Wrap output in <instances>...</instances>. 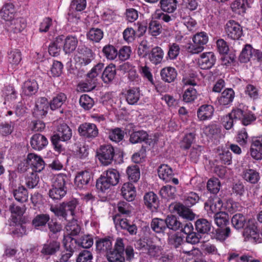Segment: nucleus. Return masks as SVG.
<instances>
[{
	"mask_svg": "<svg viewBox=\"0 0 262 262\" xmlns=\"http://www.w3.org/2000/svg\"><path fill=\"white\" fill-rule=\"evenodd\" d=\"M204 208L208 215L212 216L223 211V203L218 197L209 198L205 203Z\"/></svg>",
	"mask_w": 262,
	"mask_h": 262,
	"instance_id": "11",
	"label": "nucleus"
},
{
	"mask_svg": "<svg viewBox=\"0 0 262 262\" xmlns=\"http://www.w3.org/2000/svg\"><path fill=\"white\" fill-rule=\"evenodd\" d=\"M246 226L243 233L245 239L253 243H260V238L255 221L254 219L249 220Z\"/></svg>",
	"mask_w": 262,
	"mask_h": 262,
	"instance_id": "9",
	"label": "nucleus"
},
{
	"mask_svg": "<svg viewBox=\"0 0 262 262\" xmlns=\"http://www.w3.org/2000/svg\"><path fill=\"white\" fill-rule=\"evenodd\" d=\"M67 177L58 174L54 177L52 188L49 191V196L53 200H61L67 193L66 181Z\"/></svg>",
	"mask_w": 262,
	"mask_h": 262,
	"instance_id": "3",
	"label": "nucleus"
},
{
	"mask_svg": "<svg viewBox=\"0 0 262 262\" xmlns=\"http://www.w3.org/2000/svg\"><path fill=\"white\" fill-rule=\"evenodd\" d=\"M50 210L54 214L65 220H70L66 226V234L70 236H75L79 233L81 228L75 217L80 215V209L78 201L72 199L68 202H63L57 206H51Z\"/></svg>",
	"mask_w": 262,
	"mask_h": 262,
	"instance_id": "1",
	"label": "nucleus"
},
{
	"mask_svg": "<svg viewBox=\"0 0 262 262\" xmlns=\"http://www.w3.org/2000/svg\"><path fill=\"white\" fill-rule=\"evenodd\" d=\"M25 171H27V175L25 177L26 185L29 188H34L39 181V177L37 174L38 172L31 171L29 168Z\"/></svg>",
	"mask_w": 262,
	"mask_h": 262,
	"instance_id": "33",
	"label": "nucleus"
},
{
	"mask_svg": "<svg viewBox=\"0 0 262 262\" xmlns=\"http://www.w3.org/2000/svg\"><path fill=\"white\" fill-rule=\"evenodd\" d=\"M195 135L193 133L186 134L180 142V147L184 149H188L194 141Z\"/></svg>",
	"mask_w": 262,
	"mask_h": 262,
	"instance_id": "64",
	"label": "nucleus"
},
{
	"mask_svg": "<svg viewBox=\"0 0 262 262\" xmlns=\"http://www.w3.org/2000/svg\"><path fill=\"white\" fill-rule=\"evenodd\" d=\"M254 49L250 45H246L239 55V59L241 62L246 63L250 61V59H253Z\"/></svg>",
	"mask_w": 262,
	"mask_h": 262,
	"instance_id": "42",
	"label": "nucleus"
},
{
	"mask_svg": "<svg viewBox=\"0 0 262 262\" xmlns=\"http://www.w3.org/2000/svg\"><path fill=\"white\" fill-rule=\"evenodd\" d=\"M160 194L164 199H173L176 196V188L175 187L167 185L161 188Z\"/></svg>",
	"mask_w": 262,
	"mask_h": 262,
	"instance_id": "48",
	"label": "nucleus"
},
{
	"mask_svg": "<svg viewBox=\"0 0 262 262\" xmlns=\"http://www.w3.org/2000/svg\"><path fill=\"white\" fill-rule=\"evenodd\" d=\"M209 37L205 32L195 34L193 38V43L188 47V51L192 54H198L204 49V46L208 42Z\"/></svg>",
	"mask_w": 262,
	"mask_h": 262,
	"instance_id": "6",
	"label": "nucleus"
},
{
	"mask_svg": "<svg viewBox=\"0 0 262 262\" xmlns=\"http://www.w3.org/2000/svg\"><path fill=\"white\" fill-rule=\"evenodd\" d=\"M45 163L42 158L34 153L28 154L26 159L18 165V169L24 172L30 169L36 172H41L45 168Z\"/></svg>",
	"mask_w": 262,
	"mask_h": 262,
	"instance_id": "2",
	"label": "nucleus"
},
{
	"mask_svg": "<svg viewBox=\"0 0 262 262\" xmlns=\"http://www.w3.org/2000/svg\"><path fill=\"white\" fill-rule=\"evenodd\" d=\"M72 236L64 235L63 244L67 250L74 251L78 245L77 239L72 237Z\"/></svg>",
	"mask_w": 262,
	"mask_h": 262,
	"instance_id": "60",
	"label": "nucleus"
},
{
	"mask_svg": "<svg viewBox=\"0 0 262 262\" xmlns=\"http://www.w3.org/2000/svg\"><path fill=\"white\" fill-rule=\"evenodd\" d=\"M13 194L15 199L20 203L26 202L28 199L27 190L23 186L13 188Z\"/></svg>",
	"mask_w": 262,
	"mask_h": 262,
	"instance_id": "36",
	"label": "nucleus"
},
{
	"mask_svg": "<svg viewBox=\"0 0 262 262\" xmlns=\"http://www.w3.org/2000/svg\"><path fill=\"white\" fill-rule=\"evenodd\" d=\"M67 100L66 95L62 93H60L54 96L49 103L52 110H55L60 108Z\"/></svg>",
	"mask_w": 262,
	"mask_h": 262,
	"instance_id": "40",
	"label": "nucleus"
},
{
	"mask_svg": "<svg viewBox=\"0 0 262 262\" xmlns=\"http://www.w3.org/2000/svg\"><path fill=\"white\" fill-rule=\"evenodd\" d=\"M108 137L112 141L119 142L123 139L124 132L119 128H115L110 130Z\"/></svg>",
	"mask_w": 262,
	"mask_h": 262,
	"instance_id": "63",
	"label": "nucleus"
},
{
	"mask_svg": "<svg viewBox=\"0 0 262 262\" xmlns=\"http://www.w3.org/2000/svg\"><path fill=\"white\" fill-rule=\"evenodd\" d=\"M160 6L162 11L167 13H173L177 9L176 0H160Z\"/></svg>",
	"mask_w": 262,
	"mask_h": 262,
	"instance_id": "41",
	"label": "nucleus"
},
{
	"mask_svg": "<svg viewBox=\"0 0 262 262\" xmlns=\"http://www.w3.org/2000/svg\"><path fill=\"white\" fill-rule=\"evenodd\" d=\"M103 176L113 186L119 182L120 174L116 169H109L103 173Z\"/></svg>",
	"mask_w": 262,
	"mask_h": 262,
	"instance_id": "38",
	"label": "nucleus"
},
{
	"mask_svg": "<svg viewBox=\"0 0 262 262\" xmlns=\"http://www.w3.org/2000/svg\"><path fill=\"white\" fill-rule=\"evenodd\" d=\"M126 172L129 181L136 182L140 177L139 168L137 165H133L127 167Z\"/></svg>",
	"mask_w": 262,
	"mask_h": 262,
	"instance_id": "47",
	"label": "nucleus"
},
{
	"mask_svg": "<svg viewBox=\"0 0 262 262\" xmlns=\"http://www.w3.org/2000/svg\"><path fill=\"white\" fill-rule=\"evenodd\" d=\"M114 155V147L108 144L101 146L97 151V157L104 166H108L112 163Z\"/></svg>",
	"mask_w": 262,
	"mask_h": 262,
	"instance_id": "8",
	"label": "nucleus"
},
{
	"mask_svg": "<svg viewBox=\"0 0 262 262\" xmlns=\"http://www.w3.org/2000/svg\"><path fill=\"white\" fill-rule=\"evenodd\" d=\"M174 209L177 211L179 215L184 219L190 221L194 219L195 215L192 211L181 204H176L174 206Z\"/></svg>",
	"mask_w": 262,
	"mask_h": 262,
	"instance_id": "32",
	"label": "nucleus"
},
{
	"mask_svg": "<svg viewBox=\"0 0 262 262\" xmlns=\"http://www.w3.org/2000/svg\"><path fill=\"white\" fill-rule=\"evenodd\" d=\"M249 7L247 0H236L231 5L232 10L237 14H243Z\"/></svg>",
	"mask_w": 262,
	"mask_h": 262,
	"instance_id": "34",
	"label": "nucleus"
},
{
	"mask_svg": "<svg viewBox=\"0 0 262 262\" xmlns=\"http://www.w3.org/2000/svg\"><path fill=\"white\" fill-rule=\"evenodd\" d=\"M4 95L5 99L4 103L7 104L9 102H13L16 98L17 94L14 88L9 85L6 87L4 91Z\"/></svg>",
	"mask_w": 262,
	"mask_h": 262,
	"instance_id": "59",
	"label": "nucleus"
},
{
	"mask_svg": "<svg viewBox=\"0 0 262 262\" xmlns=\"http://www.w3.org/2000/svg\"><path fill=\"white\" fill-rule=\"evenodd\" d=\"M78 130L80 136L88 138H94L98 134V129L94 123H82L79 126Z\"/></svg>",
	"mask_w": 262,
	"mask_h": 262,
	"instance_id": "14",
	"label": "nucleus"
},
{
	"mask_svg": "<svg viewBox=\"0 0 262 262\" xmlns=\"http://www.w3.org/2000/svg\"><path fill=\"white\" fill-rule=\"evenodd\" d=\"M9 209L11 212V222L17 223L20 221L21 216L24 213L23 209L14 205H11Z\"/></svg>",
	"mask_w": 262,
	"mask_h": 262,
	"instance_id": "50",
	"label": "nucleus"
},
{
	"mask_svg": "<svg viewBox=\"0 0 262 262\" xmlns=\"http://www.w3.org/2000/svg\"><path fill=\"white\" fill-rule=\"evenodd\" d=\"M214 109L212 105L204 104L201 105L197 111L198 118L202 121L211 119L214 113Z\"/></svg>",
	"mask_w": 262,
	"mask_h": 262,
	"instance_id": "23",
	"label": "nucleus"
},
{
	"mask_svg": "<svg viewBox=\"0 0 262 262\" xmlns=\"http://www.w3.org/2000/svg\"><path fill=\"white\" fill-rule=\"evenodd\" d=\"M196 230L202 233H207L211 228V224L207 220L201 219L198 220L195 222Z\"/></svg>",
	"mask_w": 262,
	"mask_h": 262,
	"instance_id": "49",
	"label": "nucleus"
},
{
	"mask_svg": "<svg viewBox=\"0 0 262 262\" xmlns=\"http://www.w3.org/2000/svg\"><path fill=\"white\" fill-rule=\"evenodd\" d=\"M30 143L34 149L40 150L48 145V141L44 136L36 134L31 137Z\"/></svg>",
	"mask_w": 262,
	"mask_h": 262,
	"instance_id": "22",
	"label": "nucleus"
},
{
	"mask_svg": "<svg viewBox=\"0 0 262 262\" xmlns=\"http://www.w3.org/2000/svg\"><path fill=\"white\" fill-rule=\"evenodd\" d=\"M145 205L152 211H156L159 206V200L157 195L153 192L146 193L144 196Z\"/></svg>",
	"mask_w": 262,
	"mask_h": 262,
	"instance_id": "26",
	"label": "nucleus"
},
{
	"mask_svg": "<svg viewBox=\"0 0 262 262\" xmlns=\"http://www.w3.org/2000/svg\"><path fill=\"white\" fill-rule=\"evenodd\" d=\"M21 61V54L18 49L10 50L8 53L9 66L12 69H16Z\"/></svg>",
	"mask_w": 262,
	"mask_h": 262,
	"instance_id": "21",
	"label": "nucleus"
},
{
	"mask_svg": "<svg viewBox=\"0 0 262 262\" xmlns=\"http://www.w3.org/2000/svg\"><path fill=\"white\" fill-rule=\"evenodd\" d=\"M214 218L216 225L221 228H223L229 223V216L225 211L214 215Z\"/></svg>",
	"mask_w": 262,
	"mask_h": 262,
	"instance_id": "45",
	"label": "nucleus"
},
{
	"mask_svg": "<svg viewBox=\"0 0 262 262\" xmlns=\"http://www.w3.org/2000/svg\"><path fill=\"white\" fill-rule=\"evenodd\" d=\"M140 97V93L138 88H133L127 91L126 94V100L128 104H136Z\"/></svg>",
	"mask_w": 262,
	"mask_h": 262,
	"instance_id": "44",
	"label": "nucleus"
},
{
	"mask_svg": "<svg viewBox=\"0 0 262 262\" xmlns=\"http://www.w3.org/2000/svg\"><path fill=\"white\" fill-rule=\"evenodd\" d=\"M235 120H241L243 125H248L256 119V117L243 104H239L238 106L233 110L229 114Z\"/></svg>",
	"mask_w": 262,
	"mask_h": 262,
	"instance_id": "5",
	"label": "nucleus"
},
{
	"mask_svg": "<svg viewBox=\"0 0 262 262\" xmlns=\"http://www.w3.org/2000/svg\"><path fill=\"white\" fill-rule=\"evenodd\" d=\"M49 103L45 97L38 98L35 101L32 113L36 118H41L47 115L49 108Z\"/></svg>",
	"mask_w": 262,
	"mask_h": 262,
	"instance_id": "12",
	"label": "nucleus"
},
{
	"mask_svg": "<svg viewBox=\"0 0 262 262\" xmlns=\"http://www.w3.org/2000/svg\"><path fill=\"white\" fill-rule=\"evenodd\" d=\"M196 98L197 92L192 88H189L186 90L183 95V99L187 103L193 102Z\"/></svg>",
	"mask_w": 262,
	"mask_h": 262,
	"instance_id": "62",
	"label": "nucleus"
},
{
	"mask_svg": "<svg viewBox=\"0 0 262 262\" xmlns=\"http://www.w3.org/2000/svg\"><path fill=\"white\" fill-rule=\"evenodd\" d=\"M201 251L202 254L209 257L216 258L220 255L215 245L210 243L203 244L201 246Z\"/></svg>",
	"mask_w": 262,
	"mask_h": 262,
	"instance_id": "27",
	"label": "nucleus"
},
{
	"mask_svg": "<svg viewBox=\"0 0 262 262\" xmlns=\"http://www.w3.org/2000/svg\"><path fill=\"white\" fill-rule=\"evenodd\" d=\"M217 152L220 156L221 160L224 164L230 165L231 163V154L228 150H226L222 146H219L217 148Z\"/></svg>",
	"mask_w": 262,
	"mask_h": 262,
	"instance_id": "56",
	"label": "nucleus"
},
{
	"mask_svg": "<svg viewBox=\"0 0 262 262\" xmlns=\"http://www.w3.org/2000/svg\"><path fill=\"white\" fill-rule=\"evenodd\" d=\"M216 57L213 52H204L198 58V64L202 69L208 70L214 65Z\"/></svg>",
	"mask_w": 262,
	"mask_h": 262,
	"instance_id": "13",
	"label": "nucleus"
},
{
	"mask_svg": "<svg viewBox=\"0 0 262 262\" xmlns=\"http://www.w3.org/2000/svg\"><path fill=\"white\" fill-rule=\"evenodd\" d=\"M104 56L108 60H114L118 55L117 49L112 45H108L104 46L102 50Z\"/></svg>",
	"mask_w": 262,
	"mask_h": 262,
	"instance_id": "54",
	"label": "nucleus"
},
{
	"mask_svg": "<svg viewBox=\"0 0 262 262\" xmlns=\"http://www.w3.org/2000/svg\"><path fill=\"white\" fill-rule=\"evenodd\" d=\"M114 222L116 226H120L121 229L126 230L130 234L137 233V228L135 224L130 223L126 219H121L119 215L113 217Z\"/></svg>",
	"mask_w": 262,
	"mask_h": 262,
	"instance_id": "15",
	"label": "nucleus"
},
{
	"mask_svg": "<svg viewBox=\"0 0 262 262\" xmlns=\"http://www.w3.org/2000/svg\"><path fill=\"white\" fill-rule=\"evenodd\" d=\"M63 45V36L57 37L55 40L49 47V53L53 56H56L59 54L60 49Z\"/></svg>",
	"mask_w": 262,
	"mask_h": 262,
	"instance_id": "39",
	"label": "nucleus"
},
{
	"mask_svg": "<svg viewBox=\"0 0 262 262\" xmlns=\"http://www.w3.org/2000/svg\"><path fill=\"white\" fill-rule=\"evenodd\" d=\"M207 188L211 193L216 194L221 188V183L217 178H212L208 181Z\"/></svg>",
	"mask_w": 262,
	"mask_h": 262,
	"instance_id": "57",
	"label": "nucleus"
},
{
	"mask_svg": "<svg viewBox=\"0 0 262 262\" xmlns=\"http://www.w3.org/2000/svg\"><path fill=\"white\" fill-rule=\"evenodd\" d=\"M148 136L147 133L143 130L133 132L130 136V141L133 143L144 141Z\"/></svg>",
	"mask_w": 262,
	"mask_h": 262,
	"instance_id": "61",
	"label": "nucleus"
},
{
	"mask_svg": "<svg viewBox=\"0 0 262 262\" xmlns=\"http://www.w3.org/2000/svg\"><path fill=\"white\" fill-rule=\"evenodd\" d=\"M234 98V92L232 89H226L218 97L215 104L217 106H223L230 104Z\"/></svg>",
	"mask_w": 262,
	"mask_h": 262,
	"instance_id": "17",
	"label": "nucleus"
},
{
	"mask_svg": "<svg viewBox=\"0 0 262 262\" xmlns=\"http://www.w3.org/2000/svg\"><path fill=\"white\" fill-rule=\"evenodd\" d=\"M50 216L47 214H40L36 215L32 220V225L37 229L41 230L50 220Z\"/></svg>",
	"mask_w": 262,
	"mask_h": 262,
	"instance_id": "37",
	"label": "nucleus"
},
{
	"mask_svg": "<svg viewBox=\"0 0 262 262\" xmlns=\"http://www.w3.org/2000/svg\"><path fill=\"white\" fill-rule=\"evenodd\" d=\"M92 51L88 49H85L83 51L78 52L74 56V60L79 64L85 66L89 64L92 59Z\"/></svg>",
	"mask_w": 262,
	"mask_h": 262,
	"instance_id": "24",
	"label": "nucleus"
},
{
	"mask_svg": "<svg viewBox=\"0 0 262 262\" xmlns=\"http://www.w3.org/2000/svg\"><path fill=\"white\" fill-rule=\"evenodd\" d=\"M164 57V52L162 49L156 47L154 48L149 55L150 61L155 64H158L162 61Z\"/></svg>",
	"mask_w": 262,
	"mask_h": 262,
	"instance_id": "35",
	"label": "nucleus"
},
{
	"mask_svg": "<svg viewBox=\"0 0 262 262\" xmlns=\"http://www.w3.org/2000/svg\"><path fill=\"white\" fill-rule=\"evenodd\" d=\"M60 243L56 240H49L43 245L41 250L42 254L46 255H51L59 250Z\"/></svg>",
	"mask_w": 262,
	"mask_h": 262,
	"instance_id": "20",
	"label": "nucleus"
},
{
	"mask_svg": "<svg viewBox=\"0 0 262 262\" xmlns=\"http://www.w3.org/2000/svg\"><path fill=\"white\" fill-rule=\"evenodd\" d=\"M242 176L245 180L251 184L257 183L260 179L259 172L253 169H245L243 171Z\"/></svg>",
	"mask_w": 262,
	"mask_h": 262,
	"instance_id": "30",
	"label": "nucleus"
},
{
	"mask_svg": "<svg viewBox=\"0 0 262 262\" xmlns=\"http://www.w3.org/2000/svg\"><path fill=\"white\" fill-rule=\"evenodd\" d=\"M10 23V30L14 33L21 32L26 27L25 20L23 18L13 19Z\"/></svg>",
	"mask_w": 262,
	"mask_h": 262,
	"instance_id": "43",
	"label": "nucleus"
},
{
	"mask_svg": "<svg viewBox=\"0 0 262 262\" xmlns=\"http://www.w3.org/2000/svg\"><path fill=\"white\" fill-rule=\"evenodd\" d=\"M112 242L110 238H105L100 239L96 243V248L100 251L107 252L111 251Z\"/></svg>",
	"mask_w": 262,
	"mask_h": 262,
	"instance_id": "53",
	"label": "nucleus"
},
{
	"mask_svg": "<svg viewBox=\"0 0 262 262\" xmlns=\"http://www.w3.org/2000/svg\"><path fill=\"white\" fill-rule=\"evenodd\" d=\"M115 75V66L111 64L105 68L102 75V79L105 83H108L114 79Z\"/></svg>",
	"mask_w": 262,
	"mask_h": 262,
	"instance_id": "46",
	"label": "nucleus"
},
{
	"mask_svg": "<svg viewBox=\"0 0 262 262\" xmlns=\"http://www.w3.org/2000/svg\"><path fill=\"white\" fill-rule=\"evenodd\" d=\"M121 194L126 201H133L136 196V187L130 182L124 183L121 188Z\"/></svg>",
	"mask_w": 262,
	"mask_h": 262,
	"instance_id": "18",
	"label": "nucleus"
},
{
	"mask_svg": "<svg viewBox=\"0 0 262 262\" xmlns=\"http://www.w3.org/2000/svg\"><path fill=\"white\" fill-rule=\"evenodd\" d=\"M158 173L159 178L165 182H170L174 174L171 168L166 164L161 165L158 168Z\"/></svg>",
	"mask_w": 262,
	"mask_h": 262,
	"instance_id": "28",
	"label": "nucleus"
},
{
	"mask_svg": "<svg viewBox=\"0 0 262 262\" xmlns=\"http://www.w3.org/2000/svg\"><path fill=\"white\" fill-rule=\"evenodd\" d=\"M151 227L155 232L162 233L167 228L166 222L165 220L156 218L152 220Z\"/></svg>",
	"mask_w": 262,
	"mask_h": 262,
	"instance_id": "51",
	"label": "nucleus"
},
{
	"mask_svg": "<svg viewBox=\"0 0 262 262\" xmlns=\"http://www.w3.org/2000/svg\"><path fill=\"white\" fill-rule=\"evenodd\" d=\"M103 36V31L98 28H92L87 33V37L89 39L98 42Z\"/></svg>",
	"mask_w": 262,
	"mask_h": 262,
	"instance_id": "52",
	"label": "nucleus"
},
{
	"mask_svg": "<svg viewBox=\"0 0 262 262\" xmlns=\"http://www.w3.org/2000/svg\"><path fill=\"white\" fill-rule=\"evenodd\" d=\"M225 30L227 36L233 40L238 39L243 34L242 27L238 23L233 20H230L227 22Z\"/></svg>",
	"mask_w": 262,
	"mask_h": 262,
	"instance_id": "10",
	"label": "nucleus"
},
{
	"mask_svg": "<svg viewBox=\"0 0 262 262\" xmlns=\"http://www.w3.org/2000/svg\"><path fill=\"white\" fill-rule=\"evenodd\" d=\"M15 9L12 3L5 4L0 10V17L5 21H11L14 18Z\"/></svg>",
	"mask_w": 262,
	"mask_h": 262,
	"instance_id": "19",
	"label": "nucleus"
},
{
	"mask_svg": "<svg viewBox=\"0 0 262 262\" xmlns=\"http://www.w3.org/2000/svg\"><path fill=\"white\" fill-rule=\"evenodd\" d=\"M107 258L109 262H125L124 253L117 251H110L107 253Z\"/></svg>",
	"mask_w": 262,
	"mask_h": 262,
	"instance_id": "58",
	"label": "nucleus"
},
{
	"mask_svg": "<svg viewBox=\"0 0 262 262\" xmlns=\"http://www.w3.org/2000/svg\"><path fill=\"white\" fill-rule=\"evenodd\" d=\"M160 75L163 81L170 83L173 81L176 78L177 73L174 68L167 67L161 70Z\"/></svg>",
	"mask_w": 262,
	"mask_h": 262,
	"instance_id": "29",
	"label": "nucleus"
},
{
	"mask_svg": "<svg viewBox=\"0 0 262 262\" xmlns=\"http://www.w3.org/2000/svg\"><path fill=\"white\" fill-rule=\"evenodd\" d=\"M231 223L235 228L239 229L245 225L246 218L242 214L237 213L232 217Z\"/></svg>",
	"mask_w": 262,
	"mask_h": 262,
	"instance_id": "55",
	"label": "nucleus"
},
{
	"mask_svg": "<svg viewBox=\"0 0 262 262\" xmlns=\"http://www.w3.org/2000/svg\"><path fill=\"white\" fill-rule=\"evenodd\" d=\"M72 135L71 128L66 124H61L58 127L57 134L53 136L51 139L56 149L60 151L61 149V146L59 144L58 141H67L71 139Z\"/></svg>",
	"mask_w": 262,
	"mask_h": 262,
	"instance_id": "7",
	"label": "nucleus"
},
{
	"mask_svg": "<svg viewBox=\"0 0 262 262\" xmlns=\"http://www.w3.org/2000/svg\"><path fill=\"white\" fill-rule=\"evenodd\" d=\"M136 246L145 251L150 257L157 258L162 255L163 251L161 246L157 245L153 241L148 239L146 242L142 239L138 240Z\"/></svg>",
	"mask_w": 262,
	"mask_h": 262,
	"instance_id": "4",
	"label": "nucleus"
},
{
	"mask_svg": "<svg viewBox=\"0 0 262 262\" xmlns=\"http://www.w3.org/2000/svg\"><path fill=\"white\" fill-rule=\"evenodd\" d=\"M78 39L76 37L69 35L63 38V50L66 54H71L75 50L77 47Z\"/></svg>",
	"mask_w": 262,
	"mask_h": 262,
	"instance_id": "25",
	"label": "nucleus"
},
{
	"mask_svg": "<svg viewBox=\"0 0 262 262\" xmlns=\"http://www.w3.org/2000/svg\"><path fill=\"white\" fill-rule=\"evenodd\" d=\"M38 89V84L35 80H28L24 83L23 92L26 96H31L37 92Z\"/></svg>",
	"mask_w": 262,
	"mask_h": 262,
	"instance_id": "31",
	"label": "nucleus"
},
{
	"mask_svg": "<svg viewBox=\"0 0 262 262\" xmlns=\"http://www.w3.org/2000/svg\"><path fill=\"white\" fill-rule=\"evenodd\" d=\"M92 174L88 170L78 172L75 178V186L79 189L85 188L92 179Z\"/></svg>",
	"mask_w": 262,
	"mask_h": 262,
	"instance_id": "16",
	"label": "nucleus"
}]
</instances>
